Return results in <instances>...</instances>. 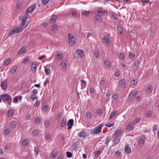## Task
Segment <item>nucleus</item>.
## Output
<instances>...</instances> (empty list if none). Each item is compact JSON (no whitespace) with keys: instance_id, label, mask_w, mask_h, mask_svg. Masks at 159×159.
Instances as JSON below:
<instances>
[{"instance_id":"nucleus-1","label":"nucleus","mask_w":159,"mask_h":159,"mask_svg":"<svg viewBox=\"0 0 159 159\" xmlns=\"http://www.w3.org/2000/svg\"><path fill=\"white\" fill-rule=\"evenodd\" d=\"M21 30V27H14L9 31L8 34L9 36L13 35L18 33Z\"/></svg>"},{"instance_id":"nucleus-2","label":"nucleus","mask_w":159,"mask_h":159,"mask_svg":"<svg viewBox=\"0 0 159 159\" xmlns=\"http://www.w3.org/2000/svg\"><path fill=\"white\" fill-rule=\"evenodd\" d=\"M1 98H3V100L6 99V101H7V103L10 105L12 102V98L8 94H3L0 96Z\"/></svg>"},{"instance_id":"nucleus-3","label":"nucleus","mask_w":159,"mask_h":159,"mask_svg":"<svg viewBox=\"0 0 159 159\" xmlns=\"http://www.w3.org/2000/svg\"><path fill=\"white\" fill-rule=\"evenodd\" d=\"M102 126L101 125H98L95 127L91 131V133L92 134H98L101 131Z\"/></svg>"},{"instance_id":"nucleus-4","label":"nucleus","mask_w":159,"mask_h":159,"mask_svg":"<svg viewBox=\"0 0 159 159\" xmlns=\"http://www.w3.org/2000/svg\"><path fill=\"white\" fill-rule=\"evenodd\" d=\"M39 64L38 62L34 61L31 64V70L32 73H34L36 71L37 67L39 66Z\"/></svg>"},{"instance_id":"nucleus-5","label":"nucleus","mask_w":159,"mask_h":159,"mask_svg":"<svg viewBox=\"0 0 159 159\" xmlns=\"http://www.w3.org/2000/svg\"><path fill=\"white\" fill-rule=\"evenodd\" d=\"M69 44L70 46H72L75 43V38L73 36H71L70 34L68 35Z\"/></svg>"},{"instance_id":"nucleus-6","label":"nucleus","mask_w":159,"mask_h":159,"mask_svg":"<svg viewBox=\"0 0 159 159\" xmlns=\"http://www.w3.org/2000/svg\"><path fill=\"white\" fill-rule=\"evenodd\" d=\"M136 94L137 92L135 91L134 92H132L128 97V100L129 102L132 101L134 99Z\"/></svg>"},{"instance_id":"nucleus-7","label":"nucleus","mask_w":159,"mask_h":159,"mask_svg":"<svg viewBox=\"0 0 159 159\" xmlns=\"http://www.w3.org/2000/svg\"><path fill=\"white\" fill-rule=\"evenodd\" d=\"M122 132L123 131L120 128L117 129L115 132L114 135L115 137L116 138L119 137L121 135Z\"/></svg>"},{"instance_id":"nucleus-8","label":"nucleus","mask_w":159,"mask_h":159,"mask_svg":"<svg viewBox=\"0 0 159 159\" xmlns=\"http://www.w3.org/2000/svg\"><path fill=\"white\" fill-rule=\"evenodd\" d=\"M75 56L77 57H83L84 53L81 50L79 49L76 51L75 53Z\"/></svg>"},{"instance_id":"nucleus-9","label":"nucleus","mask_w":159,"mask_h":159,"mask_svg":"<svg viewBox=\"0 0 159 159\" xmlns=\"http://www.w3.org/2000/svg\"><path fill=\"white\" fill-rule=\"evenodd\" d=\"M146 137L143 135H142L140 138L139 142V147H141L143 146L144 143L146 140Z\"/></svg>"},{"instance_id":"nucleus-10","label":"nucleus","mask_w":159,"mask_h":159,"mask_svg":"<svg viewBox=\"0 0 159 159\" xmlns=\"http://www.w3.org/2000/svg\"><path fill=\"white\" fill-rule=\"evenodd\" d=\"M79 137L82 138L88 136L89 134L86 133V132L84 131L83 130L80 132L78 134Z\"/></svg>"},{"instance_id":"nucleus-11","label":"nucleus","mask_w":159,"mask_h":159,"mask_svg":"<svg viewBox=\"0 0 159 159\" xmlns=\"http://www.w3.org/2000/svg\"><path fill=\"white\" fill-rule=\"evenodd\" d=\"M35 8L36 5L35 4L32 5L26 10V12H29L31 13L34 10Z\"/></svg>"},{"instance_id":"nucleus-12","label":"nucleus","mask_w":159,"mask_h":159,"mask_svg":"<svg viewBox=\"0 0 159 159\" xmlns=\"http://www.w3.org/2000/svg\"><path fill=\"white\" fill-rule=\"evenodd\" d=\"M74 122V120L73 119H70L68 121L67 125L68 126V129H70L72 128V126L73 125Z\"/></svg>"},{"instance_id":"nucleus-13","label":"nucleus","mask_w":159,"mask_h":159,"mask_svg":"<svg viewBox=\"0 0 159 159\" xmlns=\"http://www.w3.org/2000/svg\"><path fill=\"white\" fill-rule=\"evenodd\" d=\"M56 57L57 60L59 61L61 60L62 59L63 57V55L62 52L59 51H57V52Z\"/></svg>"},{"instance_id":"nucleus-14","label":"nucleus","mask_w":159,"mask_h":159,"mask_svg":"<svg viewBox=\"0 0 159 159\" xmlns=\"http://www.w3.org/2000/svg\"><path fill=\"white\" fill-rule=\"evenodd\" d=\"M97 13L100 15L101 16H103L105 15V11L102 7H99L98 8Z\"/></svg>"},{"instance_id":"nucleus-15","label":"nucleus","mask_w":159,"mask_h":159,"mask_svg":"<svg viewBox=\"0 0 159 159\" xmlns=\"http://www.w3.org/2000/svg\"><path fill=\"white\" fill-rule=\"evenodd\" d=\"M61 69L62 70H65L66 69L67 65L66 61H62L61 63Z\"/></svg>"},{"instance_id":"nucleus-16","label":"nucleus","mask_w":159,"mask_h":159,"mask_svg":"<svg viewBox=\"0 0 159 159\" xmlns=\"http://www.w3.org/2000/svg\"><path fill=\"white\" fill-rule=\"evenodd\" d=\"M125 152L127 153H129L131 152L130 147H129V144L128 143H126L125 144Z\"/></svg>"},{"instance_id":"nucleus-17","label":"nucleus","mask_w":159,"mask_h":159,"mask_svg":"<svg viewBox=\"0 0 159 159\" xmlns=\"http://www.w3.org/2000/svg\"><path fill=\"white\" fill-rule=\"evenodd\" d=\"M110 39L106 36H104L102 39V42L105 44L108 43L110 41Z\"/></svg>"},{"instance_id":"nucleus-18","label":"nucleus","mask_w":159,"mask_h":159,"mask_svg":"<svg viewBox=\"0 0 159 159\" xmlns=\"http://www.w3.org/2000/svg\"><path fill=\"white\" fill-rule=\"evenodd\" d=\"M67 120L66 118H64L61 121L60 123V126L62 128H63L66 125Z\"/></svg>"},{"instance_id":"nucleus-19","label":"nucleus","mask_w":159,"mask_h":159,"mask_svg":"<svg viewBox=\"0 0 159 159\" xmlns=\"http://www.w3.org/2000/svg\"><path fill=\"white\" fill-rule=\"evenodd\" d=\"M152 85L148 86L146 90V92L147 94H149L152 91Z\"/></svg>"},{"instance_id":"nucleus-20","label":"nucleus","mask_w":159,"mask_h":159,"mask_svg":"<svg viewBox=\"0 0 159 159\" xmlns=\"http://www.w3.org/2000/svg\"><path fill=\"white\" fill-rule=\"evenodd\" d=\"M1 87L2 90H5L6 89L7 83L6 81H3L1 84Z\"/></svg>"},{"instance_id":"nucleus-21","label":"nucleus","mask_w":159,"mask_h":159,"mask_svg":"<svg viewBox=\"0 0 159 159\" xmlns=\"http://www.w3.org/2000/svg\"><path fill=\"white\" fill-rule=\"evenodd\" d=\"M58 153L57 151L54 150L52 151V155H51V158L52 159H54L57 156Z\"/></svg>"},{"instance_id":"nucleus-22","label":"nucleus","mask_w":159,"mask_h":159,"mask_svg":"<svg viewBox=\"0 0 159 159\" xmlns=\"http://www.w3.org/2000/svg\"><path fill=\"white\" fill-rule=\"evenodd\" d=\"M95 19L98 22H101L102 21V18L101 17V15L98 14L96 15Z\"/></svg>"},{"instance_id":"nucleus-23","label":"nucleus","mask_w":159,"mask_h":159,"mask_svg":"<svg viewBox=\"0 0 159 159\" xmlns=\"http://www.w3.org/2000/svg\"><path fill=\"white\" fill-rule=\"evenodd\" d=\"M57 19V17L56 15H53L50 19V22L53 23L55 22Z\"/></svg>"},{"instance_id":"nucleus-24","label":"nucleus","mask_w":159,"mask_h":159,"mask_svg":"<svg viewBox=\"0 0 159 159\" xmlns=\"http://www.w3.org/2000/svg\"><path fill=\"white\" fill-rule=\"evenodd\" d=\"M119 85L121 87L125 85V80L124 79H121L119 82Z\"/></svg>"},{"instance_id":"nucleus-25","label":"nucleus","mask_w":159,"mask_h":159,"mask_svg":"<svg viewBox=\"0 0 159 159\" xmlns=\"http://www.w3.org/2000/svg\"><path fill=\"white\" fill-rule=\"evenodd\" d=\"M17 69V67L16 66H13L11 69L10 72L11 74H14Z\"/></svg>"},{"instance_id":"nucleus-26","label":"nucleus","mask_w":159,"mask_h":159,"mask_svg":"<svg viewBox=\"0 0 159 159\" xmlns=\"http://www.w3.org/2000/svg\"><path fill=\"white\" fill-rule=\"evenodd\" d=\"M104 66L107 68H109L110 67V64L109 62L106 60L104 63Z\"/></svg>"},{"instance_id":"nucleus-27","label":"nucleus","mask_w":159,"mask_h":159,"mask_svg":"<svg viewBox=\"0 0 159 159\" xmlns=\"http://www.w3.org/2000/svg\"><path fill=\"white\" fill-rule=\"evenodd\" d=\"M117 113L116 111H112L111 113V114L109 118V120L111 119L112 118H113Z\"/></svg>"},{"instance_id":"nucleus-28","label":"nucleus","mask_w":159,"mask_h":159,"mask_svg":"<svg viewBox=\"0 0 159 159\" xmlns=\"http://www.w3.org/2000/svg\"><path fill=\"white\" fill-rule=\"evenodd\" d=\"M48 106L47 105H45L43 107L42 110L43 112H46L48 110Z\"/></svg>"},{"instance_id":"nucleus-29","label":"nucleus","mask_w":159,"mask_h":159,"mask_svg":"<svg viewBox=\"0 0 159 159\" xmlns=\"http://www.w3.org/2000/svg\"><path fill=\"white\" fill-rule=\"evenodd\" d=\"M16 122L15 121H12L10 123V125L13 129L14 128L16 125Z\"/></svg>"},{"instance_id":"nucleus-30","label":"nucleus","mask_w":159,"mask_h":159,"mask_svg":"<svg viewBox=\"0 0 159 159\" xmlns=\"http://www.w3.org/2000/svg\"><path fill=\"white\" fill-rule=\"evenodd\" d=\"M29 143V141L26 139H24L22 141V143L24 145V146H27Z\"/></svg>"},{"instance_id":"nucleus-31","label":"nucleus","mask_w":159,"mask_h":159,"mask_svg":"<svg viewBox=\"0 0 159 159\" xmlns=\"http://www.w3.org/2000/svg\"><path fill=\"white\" fill-rule=\"evenodd\" d=\"M25 23H26V22L22 21V22L21 23V25L20 26V27H21V30L23 28H25L27 25H25Z\"/></svg>"},{"instance_id":"nucleus-32","label":"nucleus","mask_w":159,"mask_h":159,"mask_svg":"<svg viewBox=\"0 0 159 159\" xmlns=\"http://www.w3.org/2000/svg\"><path fill=\"white\" fill-rule=\"evenodd\" d=\"M118 32L120 34H122L123 32V30L121 26H119L117 28Z\"/></svg>"},{"instance_id":"nucleus-33","label":"nucleus","mask_w":159,"mask_h":159,"mask_svg":"<svg viewBox=\"0 0 159 159\" xmlns=\"http://www.w3.org/2000/svg\"><path fill=\"white\" fill-rule=\"evenodd\" d=\"M86 116L88 118H90L92 116V113L89 111H87L86 113Z\"/></svg>"},{"instance_id":"nucleus-34","label":"nucleus","mask_w":159,"mask_h":159,"mask_svg":"<svg viewBox=\"0 0 159 159\" xmlns=\"http://www.w3.org/2000/svg\"><path fill=\"white\" fill-rule=\"evenodd\" d=\"M52 30L54 32H56L57 30V26L56 25H54L52 26Z\"/></svg>"},{"instance_id":"nucleus-35","label":"nucleus","mask_w":159,"mask_h":159,"mask_svg":"<svg viewBox=\"0 0 159 159\" xmlns=\"http://www.w3.org/2000/svg\"><path fill=\"white\" fill-rule=\"evenodd\" d=\"M34 154L37 156L38 155L39 152V150L38 148L35 147L34 148Z\"/></svg>"},{"instance_id":"nucleus-36","label":"nucleus","mask_w":159,"mask_h":159,"mask_svg":"<svg viewBox=\"0 0 159 159\" xmlns=\"http://www.w3.org/2000/svg\"><path fill=\"white\" fill-rule=\"evenodd\" d=\"M82 15H84L88 17L89 15V12L87 11H84L82 13Z\"/></svg>"},{"instance_id":"nucleus-37","label":"nucleus","mask_w":159,"mask_h":159,"mask_svg":"<svg viewBox=\"0 0 159 159\" xmlns=\"http://www.w3.org/2000/svg\"><path fill=\"white\" fill-rule=\"evenodd\" d=\"M14 113V111L13 110H11L8 112V115L9 116H11L13 115Z\"/></svg>"},{"instance_id":"nucleus-38","label":"nucleus","mask_w":159,"mask_h":159,"mask_svg":"<svg viewBox=\"0 0 159 159\" xmlns=\"http://www.w3.org/2000/svg\"><path fill=\"white\" fill-rule=\"evenodd\" d=\"M29 57H26L24 59L23 61V64H26L28 61L29 60Z\"/></svg>"},{"instance_id":"nucleus-39","label":"nucleus","mask_w":159,"mask_h":159,"mask_svg":"<svg viewBox=\"0 0 159 159\" xmlns=\"http://www.w3.org/2000/svg\"><path fill=\"white\" fill-rule=\"evenodd\" d=\"M111 137L110 136H107L106 138L105 143L106 144H108L109 142L111 140Z\"/></svg>"},{"instance_id":"nucleus-40","label":"nucleus","mask_w":159,"mask_h":159,"mask_svg":"<svg viewBox=\"0 0 159 159\" xmlns=\"http://www.w3.org/2000/svg\"><path fill=\"white\" fill-rule=\"evenodd\" d=\"M100 151L99 150L95 152L94 153L95 157L97 158L98 156L100 154Z\"/></svg>"},{"instance_id":"nucleus-41","label":"nucleus","mask_w":159,"mask_h":159,"mask_svg":"<svg viewBox=\"0 0 159 159\" xmlns=\"http://www.w3.org/2000/svg\"><path fill=\"white\" fill-rule=\"evenodd\" d=\"M41 120V119L39 117H36L35 120L34 122L35 123H39Z\"/></svg>"},{"instance_id":"nucleus-42","label":"nucleus","mask_w":159,"mask_h":159,"mask_svg":"<svg viewBox=\"0 0 159 159\" xmlns=\"http://www.w3.org/2000/svg\"><path fill=\"white\" fill-rule=\"evenodd\" d=\"M116 138V139H115L113 141V143L114 144H116L119 142L120 141V139L118 137V138Z\"/></svg>"},{"instance_id":"nucleus-43","label":"nucleus","mask_w":159,"mask_h":159,"mask_svg":"<svg viewBox=\"0 0 159 159\" xmlns=\"http://www.w3.org/2000/svg\"><path fill=\"white\" fill-rule=\"evenodd\" d=\"M11 60L10 58L7 59L4 62V64L6 66L8 65L10 62Z\"/></svg>"},{"instance_id":"nucleus-44","label":"nucleus","mask_w":159,"mask_h":159,"mask_svg":"<svg viewBox=\"0 0 159 159\" xmlns=\"http://www.w3.org/2000/svg\"><path fill=\"white\" fill-rule=\"evenodd\" d=\"M38 97L37 95L33 94L31 95V98L32 100H34V99H37Z\"/></svg>"},{"instance_id":"nucleus-45","label":"nucleus","mask_w":159,"mask_h":159,"mask_svg":"<svg viewBox=\"0 0 159 159\" xmlns=\"http://www.w3.org/2000/svg\"><path fill=\"white\" fill-rule=\"evenodd\" d=\"M133 125L131 124H129L127 126V129H128L131 130L133 127Z\"/></svg>"},{"instance_id":"nucleus-46","label":"nucleus","mask_w":159,"mask_h":159,"mask_svg":"<svg viewBox=\"0 0 159 159\" xmlns=\"http://www.w3.org/2000/svg\"><path fill=\"white\" fill-rule=\"evenodd\" d=\"M66 154L67 157L68 158H70L72 157V154L70 152H66Z\"/></svg>"},{"instance_id":"nucleus-47","label":"nucleus","mask_w":159,"mask_h":159,"mask_svg":"<svg viewBox=\"0 0 159 159\" xmlns=\"http://www.w3.org/2000/svg\"><path fill=\"white\" fill-rule=\"evenodd\" d=\"M28 13L29 12H26V11H25V15L23 16L25 18L30 19V16L28 14Z\"/></svg>"},{"instance_id":"nucleus-48","label":"nucleus","mask_w":159,"mask_h":159,"mask_svg":"<svg viewBox=\"0 0 159 159\" xmlns=\"http://www.w3.org/2000/svg\"><path fill=\"white\" fill-rule=\"evenodd\" d=\"M26 48L25 47H23L19 51V53L20 54L24 52H25L26 50Z\"/></svg>"},{"instance_id":"nucleus-49","label":"nucleus","mask_w":159,"mask_h":159,"mask_svg":"<svg viewBox=\"0 0 159 159\" xmlns=\"http://www.w3.org/2000/svg\"><path fill=\"white\" fill-rule=\"evenodd\" d=\"M32 134L34 136H36L38 134V132L37 130H34L32 132Z\"/></svg>"},{"instance_id":"nucleus-50","label":"nucleus","mask_w":159,"mask_h":159,"mask_svg":"<svg viewBox=\"0 0 159 159\" xmlns=\"http://www.w3.org/2000/svg\"><path fill=\"white\" fill-rule=\"evenodd\" d=\"M119 58L121 60H123L124 58V55L123 53H121L120 55Z\"/></svg>"},{"instance_id":"nucleus-51","label":"nucleus","mask_w":159,"mask_h":159,"mask_svg":"<svg viewBox=\"0 0 159 159\" xmlns=\"http://www.w3.org/2000/svg\"><path fill=\"white\" fill-rule=\"evenodd\" d=\"M40 101L37 100L34 105V106L35 107H38L40 104Z\"/></svg>"},{"instance_id":"nucleus-52","label":"nucleus","mask_w":159,"mask_h":159,"mask_svg":"<svg viewBox=\"0 0 159 159\" xmlns=\"http://www.w3.org/2000/svg\"><path fill=\"white\" fill-rule=\"evenodd\" d=\"M140 120V119L139 118H137L134 121V123L136 124L139 123Z\"/></svg>"},{"instance_id":"nucleus-53","label":"nucleus","mask_w":159,"mask_h":159,"mask_svg":"<svg viewBox=\"0 0 159 159\" xmlns=\"http://www.w3.org/2000/svg\"><path fill=\"white\" fill-rule=\"evenodd\" d=\"M78 143L77 142H75L74 143H73V147L74 148V150H75L76 148H77V147L78 146V145L77 144V143Z\"/></svg>"},{"instance_id":"nucleus-54","label":"nucleus","mask_w":159,"mask_h":159,"mask_svg":"<svg viewBox=\"0 0 159 159\" xmlns=\"http://www.w3.org/2000/svg\"><path fill=\"white\" fill-rule=\"evenodd\" d=\"M4 133L6 135H8L10 132V131L8 129H6L4 130Z\"/></svg>"},{"instance_id":"nucleus-55","label":"nucleus","mask_w":159,"mask_h":159,"mask_svg":"<svg viewBox=\"0 0 159 159\" xmlns=\"http://www.w3.org/2000/svg\"><path fill=\"white\" fill-rule=\"evenodd\" d=\"M45 71L46 74L47 75H48L50 72V70L48 68H45Z\"/></svg>"},{"instance_id":"nucleus-56","label":"nucleus","mask_w":159,"mask_h":159,"mask_svg":"<svg viewBox=\"0 0 159 159\" xmlns=\"http://www.w3.org/2000/svg\"><path fill=\"white\" fill-rule=\"evenodd\" d=\"M19 18L20 20L25 22L26 21L27 19V18H25V17L23 16H21L19 17Z\"/></svg>"},{"instance_id":"nucleus-57","label":"nucleus","mask_w":159,"mask_h":159,"mask_svg":"<svg viewBox=\"0 0 159 159\" xmlns=\"http://www.w3.org/2000/svg\"><path fill=\"white\" fill-rule=\"evenodd\" d=\"M49 0H42V3L43 5H46L48 2Z\"/></svg>"},{"instance_id":"nucleus-58","label":"nucleus","mask_w":159,"mask_h":159,"mask_svg":"<svg viewBox=\"0 0 159 159\" xmlns=\"http://www.w3.org/2000/svg\"><path fill=\"white\" fill-rule=\"evenodd\" d=\"M114 124V123H113L112 124H110L107 123L106 125H105L109 128L111 127V126H113Z\"/></svg>"},{"instance_id":"nucleus-59","label":"nucleus","mask_w":159,"mask_h":159,"mask_svg":"<svg viewBox=\"0 0 159 159\" xmlns=\"http://www.w3.org/2000/svg\"><path fill=\"white\" fill-rule=\"evenodd\" d=\"M120 155H121V152L120 151H119L118 150L116 152L115 154V155L117 157L120 156Z\"/></svg>"},{"instance_id":"nucleus-60","label":"nucleus","mask_w":159,"mask_h":159,"mask_svg":"<svg viewBox=\"0 0 159 159\" xmlns=\"http://www.w3.org/2000/svg\"><path fill=\"white\" fill-rule=\"evenodd\" d=\"M49 124V121L48 120H46L45 123V128H47L48 127Z\"/></svg>"},{"instance_id":"nucleus-61","label":"nucleus","mask_w":159,"mask_h":159,"mask_svg":"<svg viewBox=\"0 0 159 159\" xmlns=\"http://www.w3.org/2000/svg\"><path fill=\"white\" fill-rule=\"evenodd\" d=\"M112 16L113 19L115 20H116L117 19V17L116 16V15L114 13H112Z\"/></svg>"},{"instance_id":"nucleus-62","label":"nucleus","mask_w":159,"mask_h":159,"mask_svg":"<svg viewBox=\"0 0 159 159\" xmlns=\"http://www.w3.org/2000/svg\"><path fill=\"white\" fill-rule=\"evenodd\" d=\"M139 64V61L138 60H136L135 61L134 63V66L137 67L138 66Z\"/></svg>"},{"instance_id":"nucleus-63","label":"nucleus","mask_w":159,"mask_h":159,"mask_svg":"<svg viewBox=\"0 0 159 159\" xmlns=\"http://www.w3.org/2000/svg\"><path fill=\"white\" fill-rule=\"evenodd\" d=\"M94 54L95 56L97 58H98L99 56V53L98 52H97L96 51L94 52Z\"/></svg>"},{"instance_id":"nucleus-64","label":"nucleus","mask_w":159,"mask_h":159,"mask_svg":"<svg viewBox=\"0 0 159 159\" xmlns=\"http://www.w3.org/2000/svg\"><path fill=\"white\" fill-rule=\"evenodd\" d=\"M151 115L152 113L150 112H148L146 115V117L147 118H149L151 116Z\"/></svg>"}]
</instances>
